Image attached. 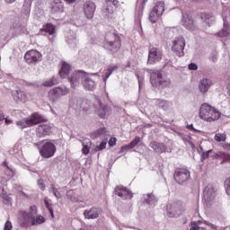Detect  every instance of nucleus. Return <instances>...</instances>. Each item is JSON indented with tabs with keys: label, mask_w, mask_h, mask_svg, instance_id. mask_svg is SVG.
Segmentation results:
<instances>
[{
	"label": "nucleus",
	"mask_w": 230,
	"mask_h": 230,
	"mask_svg": "<svg viewBox=\"0 0 230 230\" xmlns=\"http://www.w3.org/2000/svg\"><path fill=\"white\" fill-rule=\"evenodd\" d=\"M14 100H19L20 102H28V95L23 91L18 90L15 93Z\"/></svg>",
	"instance_id": "nucleus-33"
},
{
	"label": "nucleus",
	"mask_w": 230,
	"mask_h": 230,
	"mask_svg": "<svg viewBox=\"0 0 230 230\" xmlns=\"http://www.w3.org/2000/svg\"><path fill=\"white\" fill-rule=\"evenodd\" d=\"M95 137H100V136H105V134H107V128H101L99 129H97L95 132Z\"/></svg>",
	"instance_id": "nucleus-42"
},
{
	"label": "nucleus",
	"mask_w": 230,
	"mask_h": 230,
	"mask_svg": "<svg viewBox=\"0 0 230 230\" xmlns=\"http://www.w3.org/2000/svg\"><path fill=\"white\" fill-rule=\"evenodd\" d=\"M84 215L85 217V218L88 219H94V218H98L99 214H98V210L96 208H91L90 210H85L84 212Z\"/></svg>",
	"instance_id": "nucleus-31"
},
{
	"label": "nucleus",
	"mask_w": 230,
	"mask_h": 230,
	"mask_svg": "<svg viewBox=\"0 0 230 230\" xmlns=\"http://www.w3.org/2000/svg\"><path fill=\"white\" fill-rule=\"evenodd\" d=\"M189 130H192L193 132H199L195 128H193V124L187 125L186 127Z\"/></svg>",
	"instance_id": "nucleus-60"
},
{
	"label": "nucleus",
	"mask_w": 230,
	"mask_h": 230,
	"mask_svg": "<svg viewBox=\"0 0 230 230\" xmlns=\"http://www.w3.org/2000/svg\"><path fill=\"white\" fill-rule=\"evenodd\" d=\"M190 171L184 168L176 169L173 174L174 181L178 184H184V182L190 181Z\"/></svg>",
	"instance_id": "nucleus-4"
},
{
	"label": "nucleus",
	"mask_w": 230,
	"mask_h": 230,
	"mask_svg": "<svg viewBox=\"0 0 230 230\" xmlns=\"http://www.w3.org/2000/svg\"><path fill=\"white\" fill-rule=\"evenodd\" d=\"M43 121H46V119L40 116H31L23 120L17 121L16 125L17 127H20V128H28V127L39 125V123H42Z\"/></svg>",
	"instance_id": "nucleus-2"
},
{
	"label": "nucleus",
	"mask_w": 230,
	"mask_h": 230,
	"mask_svg": "<svg viewBox=\"0 0 230 230\" xmlns=\"http://www.w3.org/2000/svg\"><path fill=\"white\" fill-rule=\"evenodd\" d=\"M12 222L10 221H7L5 222L4 224V230H12Z\"/></svg>",
	"instance_id": "nucleus-53"
},
{
	"label": "nucleus",
	"mask_w": 230,
	"mask_h": 230,
	"mask_svg": "<svg viewBox=\"0 0 230 230\" xmlns=\"http://www.w3.org/2000/svg\"><path fill=\"white\" fill-rule=\"evenodd\" d=\"M38 186L41 190V191H44L46 190V185L44 184V180H42V179L38 180Z\"/></svg>",
	"instance_id": "nucleus-46"
},
{
	"label": "nucleus",
	"mask_w": 230,
	"mask_h": 230,
	"mask_svg": "<svg viewBox=\"0 0 230 230\" xmlns=\"http://www.w3.org/2000/svg\"><path fill=\"white\" fill-rule=\"evenodd\" d=\"M216 159H223L224 163H230V155L222 151L215 155Z\"/></svg>",
	"instance_id": "nucleus-32"
},
{
	"label": "nucleus",
	"mask_w": 230,
	"mask_h": 230,
	"mask_svg": "<svg viewBox=\"0 0 230 230\" xmlns=\"http://www.w3.org/2000/svg\"><path fill=\"white\" fill-rule=\"evenodd\" d=\"M29 213H32V217H35V215H37V206H31V212Z\"/></svg>",
	"instance_id": "nucleus-56"
},
{
	"label": "nucleus",
	"mask_w": 230,
	"mask_h": 230,
	"mask_svg": "<svg viewBox=\"0 0 230 230\" xmlns=\"http://www.w3.org/2000/svg\"><path fill=\"white\" fill-rule=\"evenodd\" d=\"M46 222V218L44 217L38 215L36 217L32 216V226H39L40 224H44Z\"/></svg>",
	"instance_id": "nucleus-36"
},
{
	"label": "nucleus",
	"mask_w": 230,
	"mask_h": 230,
	"mask_svg": "<svg viewBox=\"0 0 230 230\" xmlns=\"http://www.w3.org/2000/svg\"><path fill=\"white\" fill-rule=\"evenodd\" d=\"M24 59L27 64H37L42 60V54L37 49H31L25 53Z\"/></svg>",
	"instance_id": "nucleus-7"
},
{
	"label": "nucleus",
	"mask_w": 230,
	"mask_h": 230,
	"mask_svg": "<svg viewBox=\"0 0 230 230\" xmlns=\"http://www.w3.org/2000/svg\"><path fill=\"white\" fill-rule=\"evenodd\" d=\"M116 141H117V139H116V137H111L110 140H109V146H116Z\"/></svg>",
	"instance_id": "nucleus-54"
},
{
	"label": "nucleus",
	"mask_w": 230,
	"mask_h": 230,
	"mask_svg": "<svg viewBox=\"0 0 230 230\" xmlns=\"http://www.w3.org/2000/svg\"><path fill=\"white\" fill-rule=\"evenodd\" d=\"M10 32L12 37H21V35H26L28 33V30L21 22H14L11 26Z\"/></svg>",
	"instance_id": "nucleus-10"
},
{
	"label": "nucleus",
	"mask_w": 230,
	"mask_h": 230,
	"mask_svg": "<svg viewBox=\"0 0 230 230\" xmlns=\"http://www.w3.org/2000/svg\"><path fill=\"white\" fill-rule=\"evenodd\" d=\"M144 3H145V0H138L137 2V4H139V6H138V10H137L135 14V22L137 24V30H141V18L143 17Z\"/></svg>",
	"instance_id": "nucleus-19"
},
{
	"label": "nucleus",
	"mask_w": 230,
	"mask_h": 230,
	"mask_svg": "<svg viewBox=\"0 0 230 230\" xmlns=\"http://www.w3.org/2000/svg\"><path fill=\"white\" fill-rule=\"evenodd\" d=\"M2 197L5 201V204H10V202H12V198H10V196L3 193Z\"/></svg>",
	"instance_id": "nucleus-50"
},
{
	"label": "nucleus",
	"mask_w": 230,
	"mask_h": 230,
	"mask_svg": "<svg viewBox=\"0 0 230 230\" xmlns=\"http://www.w3.org/2000/svg\"><path fill=\"white\" fill-rule=\"evenodd\" d=\"M111 72H109V70L107 71V73L105 74V75L102 76L103 82L104 84H107V79L109 78V76H111Z\"/></svg>",
	"instance_id": "nucleus-58"
},
{
	"label": "nucleus",
	"mask_w": 230,
	"mask_h": 230,
	"mask_svg": "<svg viewBox=\"0 0 230 230\" xmlns=\"http://www.w3.org/2000/svg\"><path fill=\"white\" fill-rule=\"evenodd\" d=\"M58 84V78L53 76L51 79H49L47 81H44L42 83V85L44 87H51L53 85H57Z\"/></svg>",
	"instance_id": "nucleus-34"
},
{
	"label": "nucleus",
	"mask_w": 230,
	"mask_h": 230,
	"mask_svg": "<svg viewBox=\"0 0 230 230\" xmlns=\"http://www.w3.org/2000/svg\"><path fill=\"white\" fill-rule=\"evenodd\" d=\"M157 105L158 107H160V109H163L164 111H168V109H170V102H168L167 101H159Z\"/></svg>",
	"instance_id": "nucleus-39"
},
{
	"label": "nucleus",
	"mask_w": 230,
	"mask_h": 230,
	"mask_svg": "<svg viewBox=\"0 0 230 230\" xmlns=\"http://www.w3.org/2000/svg\"><path fill=\"white\" fill-rule=\"evenodd\" d=\"M209 152H211V150H208L207 152H204L202 154V159H208L209 157Z\"/></svg>",
	"instance_id": "nucleus-59"
},
{
	"label": "nucleus",
	"mask_w": 230,
	"mask_h": 230,
	"mask_svg": "<svg viewBox=\"0 0 230 230\" xmlns=\"http://www.w3.org/2000/svg\"><path fill=\"white\" fill-rule=\"evenodd\" d=\"M106 48H108L112 53H117V51L121 48V40L119 39V36L113 34L112 40L107 41Z\"/></svg>",
	"instance_id": "nucleus-12"
},
{
	"label": "nucleus",
	"mask_w": 230,
	"mask_h": 230,
	"mask_svg": "<svg viewBox=\"0 0 230 230\" xmlns=\"http://www.w3.org/2000/svg\"><path fill=\"white\" fill-rule=\"evenodd\" d=\"M46 206H47L48 209L49 210L50 215L53 217V208H51L49 207V204H48V203H46Z\"/></svg>",
	"instance_id": "nucleus-62"
},
{
	"label": "nucleus",
	"mask_w": 230,
	"mask_h": 230,
	"mask_svg": "<svg viewBox=\"0 0 230 230\" xmlns=\"http://www.w3.org/2000/svg\"><path fill=\"white\" fill-rule=\"evenodd\" d=\"M24 8H25V16H26V19H28V16L30 15V12L31 10V0H25Z\"/></svg>",
	"instance_id": "nucleus-38"
},
{
	"label": "nucleus",
	"mask_w": 230,
	"mask_h": 230,
	"mask_svg": "<svg viewBox=\"0 0 230 230\" xmlns=\"http://www.w3.org/2000/svg\"><path fill=\"white\" fill-rule=\"evenodd\" d=\"M67 88L56 87L49 92V98H50L52 102H57L60 96H65V94H67Z\"/></svg>",
	"instance_id": "nucleus-13"
},
{
	"label": "nucleus",
	"mask_w": 230,
	"mask_h": 230,
	"mask_svg": "<svg viewBox=\"0 0 230 230\" xmlns=\"http://www.w3.org/2000/svg\"><path fill=\"white\" fill-rule=\"evenodd\" d=\"M224 188L226 195L230 197V176L225 180Z\"/></svg>",
	"instance_id": "nucleus-40"
},
{
	"label": "nucleus",
	"mask_w": 230,
	"mask_h": 230,
	"mask_svg": "<svg viewBox=\"0 0 230 230\" xmlns=\"http://www.w3.org/2000/svg\"><path fill=\"white\" fill-rule=\"evenodd\" d=\"M127 150H130V146H128V145L122 146L121 148H120V154H123V153L127 152Z\"/></svg>",
	"instance_id": "nucleus-57"
},
{
	"label": "nucleus",
	"mask_w": 230,
	"mask_h": 230,
	"mask_svg": "<svg viewBox=\"0 0 230 230\" xmlns=\"http://www.w3.org/2000/svg\"><path fill=\"white\" fill-rule=\"evenodd\" d=\"M52 191L55 197H57V199H61L62 195L60 194V192H58V190L55 188L54 185H52Z\"/></svg>",
	"instance_id": "nucleus-47"
},
{
	"label": "nucleus",
	"mask_w": 230,
	"mask_h": 230,
	"mask_svg": "<svg viewBox=\"0 0 230 230\" xmlns=\"http://www.w3.org/2000/svg\"><path fill=\"white\" fill-rule=\"evenodd\" d=\"M52 13L64 12V4L60 0H54L51 7Z\"/></svg>",
	"instance_id": "nucleus-30"
},
{
	"label": "nucleus",
	"mask_w": 230,
	"mask_h": 230,
	"mask_svg": "<svg viewBox=\"0 0 230 230\" xmlns=\"http://www.w3.org/2000/svg\"><path fill=\"white\" fill-rule=\"evenodd\" d=\"M36 136L38 137L51 136V127L49 125H39L36 128Z\"/></svg>",
	"instance_id": "nucleus-21"
},
{
	"label": "nucleus",
	"mask_w": 230,
	"mask_h": 230,
	"mask_svg": "<svg viewBox=\"0 0 230 230\" xmlns=\"http://www.w3.org/2000/svg\"><path fill=\"white\" fill-rule=\"evenodd\" d=\"M69 73H71V66L66 63H63L61 70L59 71V75L61 78H67L69 76Z\"/></svg>",
	"instance_id": "nucleus-29"
},
{
	"label": "nucleus",
	"mask_w": 230,
	"mask_h": 230,
	"mask_svg": "<svg viewBox=\"0 0 230 230\" xmlns=\"http://www.w3.org/2000/svg\"><path fill=\"white\" fill-rule=\"evenodd\" d=\"M181 213V206L177 203L167 205V215L170 218L178 217Z\"/></svg>",
	"instance_id": "nucleus-24"
},
{
	"label": "nucleus",
	"mask_w": 230,
	"mask_h": 230,
	"mask_svg": "<svg viewBox=\"0 0 230 230\" xmlns=\"http://www.w3.org/2000/svg\"><path fill=\"white\" fill-rule=\"evenodd\" d=\"M115 195H118V197H120V199H123L124 200L132 199V197H134L132 192H130L128 189L123 187L122 185H119L115 188Z\"/></svg>",
	"instance_id": "nucleus-15"
},
{
	"label": "nucleus",
	"mask_w": 230,
	"mask_h": 230,
	"mask_svg": "<svg viewBox=\"0 0 230 230\" xmlns=\"http://www.w3.org/2000/svg\"><path fill=\"white\" fill-rule=\"evenodd\" d=\"M163 59V51L157 48H150L148 51L147 64H157Z\"/></svg>",
	"instance_id": "nucleus-8"
},
{
	"label": "nucleus",
	"mask_w": 230,
	"mask_h": 230,
	"mask_svg": "<svg viewBox=\"0 0 230 230\" xmlns=\"http://www.w3.org/2000/svg\"><path fill=\"white\" fill-rule=\"evenodd\" d=\"M114 71H118V66H112L108 68V72L111 73V75L112 73H114Z\"/></svg>",
	"instance_id": "nucleus-55"
},
{
	"label": "nucleus",
	"mask_w": 230,
	"mask_h": 230,
	"mask_svg": "<svg viewBox=\"0 0 230 230\" xmlns=\"http://www.w3.org/2000/svg\"><path fill=\"white\" fill-rule=\"evenodd\" d=\"M151 84L153 87H159V89H168L172 87V80L166 75H163L161 72L151 73Z\"/></svg>",
	"instance_id": "nucleus-1"
},
{
	"label": "nucleus",
	"mask_w": 230,
	"mask_h": 230,
	"mask_svg": "<svg viewBox=\"0 0 230 230\" xmlns=\"http://www.w3.org/2000/svg\"><path fill=\"white\" fill-rule=\"evenodd\" d=\"M66 42L71 48V49H75L78 48V38L76 37V33L68 32L66 37Z\"/></svg>",
	"instance_id": "nucleus-22"
},
{
	"label": "nucleus",
	"mask_w": 230,
	"mask_h": 230,
	"mask_svg": "<svg viewBox=\"0 0 230 230\" xmlns=\"http://www.w3.org/2000/svg\"><path fill=\"white\" fill-rule=\"evenodd\" d=\"M222 113L217 108L209 105L208 103H203L199 108V116H221Z\"/></svg>",
	"instance_id": "nucleus-9"
},
{
	"label": "nucleus",
	"mask_w": 230,
	"mask_h": 230,
	"mask_svg": "<svg viewBox=\"0 0 230 230\" xmlns=\"http://www.w3.org/2000/svg\"><path fill=\"white\" fill-rule=\"evenodd\" d=\"M210 60L212 61V62H217V57L214 55V56H212L211 58H210Z\"/></svg>",
	"instance_id": "nucleus-64"
},
{
	"label": "nucleus",
	"mask_w": 230,
	"mask_h": 230,
	"mask_svg": "<svg viewBox=\"0 0 230 230\" xmlns=\"http://www.w3.org/2000/svg\"><path fill=\"white\" fill-rule=\"evenodd\" d=\"M22 227H31L33 226V213L22 211V218L20 219Z\"/></svg>",
	"instance_id": "nucleus-16"
},
{
	"label": "nucleus",
	"mask_w": 230,
	"mask_h": 230,
	"mask_svg": "<svg viewBox=\"0 0 230 230\" xmlns=\"http://www.w3.org/2000/svg\"><path fill=\"white\" fill-rule=\"evenodd\" d=\"M219 117H215L214 119L212 117H207V116H200V119H203L204 121H215L217 119H218Z\"/></svg>",
	"instance_id": "nucleus-45"
},
{
	"label": "nucleus",
	"mask_w": 230,
	"mask_h": 230,
	"mask_svg": "<svg viewBox=\"0 0 230 230\" xmlns=\"http://www.w3.org/2000/svg\"><path fill=\"white\" fill-rule=\"evenodd\" d=\"M203 197L205 200H207V202H211V200H213V199L217 197V192L215 190V188H213V186H207L204 189Z\"/></svg>",
	"instance_id": "nucleus-25"
},
{
	"label": "nucleus",
	"mask_w": 230,
	"mask_h": 230,
	"mask_svg": "<svg viewBox=\"0 0 230 230\" xmlns=\"http://www.w3.org/2000/svg\"><path fill=\"white\" fill-rule=\"evenodd\" d=\"M70 108L75 111V112H80L84 111V100L80 98L74 97L69 102Z\"/></svg>",
	"instance_id": "nucleus-23"
},
{
	"label": "nucleus",
	"mask_w": 230,
	"mask_h": 230,
	"mask_svg": "<svg viewBox=\"0 0 230 230\" xmlns=\"http://www.w3.org/2000/svg\"><path fill=\"white\" fill-rule=\"evenodd\" d=\"M55 152H57V146H55V144L46 142L40 149V155L44 157V159H49V157H53V155H55Z\"/></svg>",
	"instance_id": "nucleus-5"
},
{
	"label": "nucleus",
	"mask_w": 230,
	"mask_h": 230,
	"mask_svg": "<svg viewBox=\"0 0 230 230\" xmlns=\"http://www.w3.org/2000/svg\"><path fill=\"white\" fill-rule=\"evenodd\" d=\"M107 148V141L102 142L99 146H96V152H100L101 150H105Z\"/></svg>",
	"instance_id": "nucleus-43"
},
{
	"label": "nucleus",
	"mask_w": 230,
	"mask_h": 230,
	"mask_svg": "<svg viewBox=\"0 0 230 230\" xmlns=\"http://www.w3.org/2000/svg\"><path fill=\"white\" fill-rule=\"evenodd\" d=\"M223 21H224V27L222 31L218 32V35L219 37H229V34H230L229 22H227L226 18H224Z\"/></svg>",
	"instance_id": "nucleus-28"
},
{
	"label": "nucleus",
	"mask_w": 230,
	"mask_h": 230,
	"mask_svg": "<svg viewBox=\"0 0 230 230\" xmlns=\"http://www.w3.org/2000/svg\"><path fill=\"white\" fill-rule=\"evenodd\" d=\"M44 31H46V33H49V35H55L57 29L55 28V25L51 24V23H48L47 25H45L43 27Z\"/></svg>",
	"instance_id": "nucleus-35"
},
{
	"label": "nucleus",
	"mask_w": 230,
	"mask_h": 230,
	"mask_svg": "<svg viewBox=\"0 0 230 230\" xmlns=\"http://www.w3.org/2000/svg\"><path fill=\"white\" fill-rule=\"evenodd\" d=\"M90 152L89 146L83 144L82 153L84 154V155H87Z\"/></svg>",
	"instance_id": "nucleus-48"
},
{
	"label": "nucleus",
	"mask_w": 230,
	"mask_h": 230,
	"mask_svg": "<svg viewBox=\"0 0 230 230\" xmlns=\"http://www.w3.org/2000/svg\"><path fill=\"white\" fill-rule=\"evenodd\" d=\"M119 4V2L118 0H106V4L102 9V13L106 17H109V15H111V13H114V10Z\"/></svg>",
	"instance_id": "nucleus-14"
},
{
	"label": "nucleus",
	"mask_w": 230,
	"mask_h": 230,
	"mask_svg": "<svg viewBox=\"0 0 230 230\" xmlns=\"http://www.w3.org/2000/svg\"><path fill=\"white\" fill-rule=\"evenodd\" d=\"M215 141H217V143L224 142L226 139H227V136L225 133H217L214 137Z\"/></svg>",
	"instance_id": "nucleus-37"
},
{
	"label": "nucleus",
	"mask_w": 230,
	"mask_h": 230,
	"mask_svg": "<svg viewBox=\"0 0 230 230\" xmlns=\"http://www.w3.org/2000/svg\"><path fill=\"white\" fill-rule=\"evenodd\" d=\"M200 19H201L202 21H205V22H206L208 21V19H211V14L207 13H202L200 14Z\"/></svg>",
	"instance_id": "nucleus-44"
},
{
	"label": "nucleus",
	"mask_w": 230,
	"mask_h": 230,
	"mask_svg": "<svg viewBox=\"0 0 230 230\" xmlns=\"http://www.w3.org/2000/svg\"><path fill=\"white\" fill-rule=\"evenodd\" d=\"M141 143V137H136L134 140H132L128 146L129 148H135V146H137Z\"/></svg>",
	"instance_id": "nucleus-41"
},
{
	"label": "nucleus",
	"mask_w": 230,
	"mask_h": 230,
	"mask_svg": "<svg viewBox=\"0 0 230 230\" xmlns=\"http://www.w3.org/2000/svg\"><path fill=\"white\" fill-rule=\"evenodd\" d=\"M186 40L183 37H176L172 40V49L178 57H184Z\"/></svg>",
	"instance_id": "nucleus-3"
},
{
	"label": "nucleus",
	"mask_w": 230,
	"mask_h": 230,
	"mask_svg": "<svg viewBox=\"0 0 230 230\" xmlns=\"http://www.w3.org/2000/svg\"><path fill=\"white\" fill-rule=\"evenodd\" d=\"M84 75L85 72L84 71L75 72L70 78L71 87H77L80 84V81L83 83Z\"/></svg>",
	"instance_id": "nucleus-17"
},
{
	"label": "nucleus",
	"mask_w": 230,
	"mask_h": 230,
	"mask_svg": "<svg viewBox=\"0 0 230 230\" xmlns=\"http://www.w3.org/2000/svg\"><path fill=\"white\" fill-rule=\"evenodd\" d=\"M83 86L84 89H88V91H93L94 87H96V84L93 79H91V76L89 74L84 72V76L83 78Z\"/></svg>",
	"instance_id": "nucleus-26"
},
{
	"label": "nucleus",
	"mask_w": 230,
	"mask_h": 230,
	"mask_svg": "<svg viewBox=\"0 0 230 230\" xmlns=\"http://www.w3.org/2000/svg\"><path fill=\"white\" fill-rule=\"evenodd\" d=\"M181 24H182V26H184V28H186L187 30H190V31H193V30H195V24L193 23V19H192L191 16H190L189 13H182Z\"/></svg>",
	"instance_id": "nucleus-20"
},
{
	"label": "nucleus",
	"mask_w": 230,
	"mask_h": 230,
	"mask_svg": "<svg viewBox=\"0 0 230 230\" xmlns=\"http://www.w3.org/2000/svg\"><path fill=\"white\" fill-rule=\"evenodd\" d=\"M203 224L205 226H208V227H210L212 230H217V225H213L212 223H209L208 221H203Z\"/></svg>",
	"instance_id": "nucleus-49"
},
{
	"label": "nucleus",
	"mask_w": 230,
	"mask_h": 230,
	"mask_svg": "<svg viewBox=\"0 0 230 230\" xmlns=\"http://www.w3.org/2000/svg\"><path fill=\"white\" fill-rule=\"evenodd\" d=\"M13 114H14V116H17V115L22 114V111H19V110H15V111H13Z\"/></svg>",
	"instance_id": "nucleus-63"
},
{
	"label": "nucleus",
	"mask_w": 230,
	"mask_h": 230,
	"mask_svg": "<svg viewBox=\"0 0 230 230\" xmlns=\"http://www.w3.org/2000/svg\"><path fill=\"white\" fill-rule=\"evenodd\" d=\"M190 230H199L200 226H198L197 222H191L190 223Z\"/></svg>",
	"instance_id": "nucleus-52"
},
{
	"label": "nucleus",
	"mask_w": 230,
	"mask_h": 230,
	"mask_svg": "<svg viewBox=\"0 0 230 230\" xmlns=\"http://www.w3.org/2000/svg\"><path fill=\"white\" fill-rule=\"evenodd\" d=\"M211 85H213V81L208 78H203L199 82V90L201 94H206L209 89H211Z\"/></svg>",
	"instance_id": "nucleus-18"
},
{
	"label": "nucleus",
	"mask_w": 230,
	"mask_h": 230,
	"mask_svg": "<svg viewBox=\"0 0 230 230\" xmlns=\"http://www.w3.org/2000/svg\"><path fill=\"white\" fill-rule=\"evenodd\" d=\"M149 146L154 149L156 154H164L166 152V145L164 143H159L157 141H153L149 144Z\"/></svg>",
	"instance_id": "nucleus-27"
},
{
	"label": "nucleus",
	"mask_w": 230,
	"mask_h": 230,
	"mask_svg": "<svg viewBox=\"0 0 230 230\" xmlns=\"http://www.w3.org/2000/svg\"><path fill=\"white\" fill-rule=\"evenodd\" d=\"M189 69L190 71H197V69H199V66H197V64H195V63H190L189 65Z\"/></svg>",
	"instance_id": "nucleus-51"
},
{
	"label": "nucleus",
	"mask_w": 230,
	"mask_h": 230,
	"mask_svg": "<svg viewBox=\"0 0 230 230\" xmlns=\"http://www.w3.org/2000/svg\"><path fill=\"white\" fill-rule=\"evenodd\" d=\"M223 148H224L225 150H230V144H229V143L224 144V145H223Z\"/></svg>",
	"instance_id": "nucleus-61"
},
{
	"label": "nucleus",
	"mask_w": 230,
	"mask_h": 230,
	"mask_svg": "<svg viewBox=\"0 0 230 230\" xmlns=\"http://www.w3.org/2000/svg\"><path fill=\"white\" fill-rule=\"evenodd\" d=\"M96 12V4L93 1H86L83 4V13L86 19H93L94 13Z\"/></svg>",
	"instance_id": "nucleus-11"
},
{
	"label": "nucleus",
	"mask_w": 230,
	"mask_h": 230,
	"mask_svg": "<svg viewBox=\"0 0 230 230\" xmlns=\"http://www.w3.org/2000/svg\"><path fill=\"white\" fill-rule=\"evenodd\" d=\"M164 12V2H157L155 6L153 8L152 12L149 14L150 22H157L159 17L163 15Z\"/></svg>",
	"instance_id": "nucleus-6"
}]
</instances>
